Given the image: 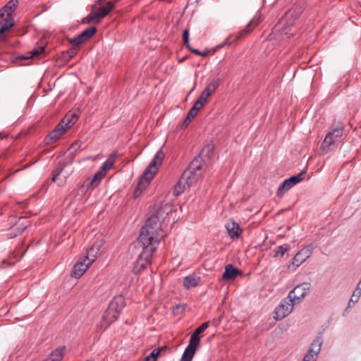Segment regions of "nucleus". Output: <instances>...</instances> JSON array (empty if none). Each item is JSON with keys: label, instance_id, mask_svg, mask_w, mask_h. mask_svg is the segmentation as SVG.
I'll use <instances>...</instances> for the list:
<instances>
[{"label": "nucleus", "instance_id": "f257e3e1", "mask_svg": "<svg viewBox=\"0 0 361 361\" xmlns=\"http://www.w3.org/2000/svg\"><path fill=\"white\" fill-rule=\"evenodd\" d=\"M164 236V231L161 228L158 215L154 214L147 219L145 226L142 228L137 239V244L154 245L155 247H157Z\"/></svg>", "mask_w": 361, "mask_h": 361}, {"label": "nucleus", "instance_id": "f03ea898", "mask_svg": "<svg viewBox=\"0 0 361 361\" xmlns=\"http://www.w3.org/2000/svg\"><path fill=\"white\" fill-rule=\"evenodd\" d=\"M303 286L308 288V283H303L295 287L293 290L289 292L288 296L283 298L276 306L274 311L275 319L281 320L288 316L292 312L295 303H298L305 296V292L301 293L300 295H295V291L303 288ZM304 289L305 288H304Z\"/></svg>", "mask_w": 361, "mask_h": 361}, {"label": "nucleus", "instance_id": "7ed1b4c3", "mask_svg": "<svg viewBox=\"0 0 361 361\" xmlns=\"http://www.w3.org/2000/svg\"><path fill=\"white\" fill-rule=\"evenodd\" d=\"M304 8L305 4L303 1H297L294 3L293 6L285 13L281 18V22L283 24L282 33L288 36V37L293 35L295 30L294 28L295 21L302 13Z\"/></svg>", "mask_w": 361, "mask_h": 361}, {"label": "nucleus", "instance_id": "20e7f679", "mask_svg": "<svg viewBox=\"0 0 361 361\" xmlns=\"http://www.w3.org/2000/svg\"><path fill=\"white\" fill-rule=\"evenodd\" d=\"M126 305L125 298L123 295H118L113 298L107 310L104 312L102 319V326L109 327L112 323L116 321L123 309Z\"/></svg>", "mask_w": 361, "mask_h": 361}, {"label": "nucleus", "instance_id": "39448f33", "mask_svg": "<svg viewBox=\"0 0 361 361\" xmlns=\"http://www.w3.org/2000/svg\"><path fill=\"white\" fill-rule=\"evenodd\" d=\"M343 132L344 125L343 123H334L331 126L321 145V149L324 153H328L337 147L338 144L342 142Z\"/></svg>", "mask_w": 361, "mask_h": 361}, {"label": "nucleus", "instance_id": "423d86ee", "mask_svg": "<svg viewBox=\"0 0 361 361\" xmlns=\"http://www.w3.org/2000/svg\"><path fill=\"white\" fill-rule=\"evenodd\" d=\"M18 4V0H11L1 8L0 18L2 21L0 22V39H4V34L14 25L12 15Z\"/></svg>", "mask_w": 361, "mask_h": 361}, {"label": "nucleus", "instance_id": "0eeeda50", "mask_svg": "<svg viewBox=\"0 0 361 361\" xmlns=\"http://www.w3.org/2000/svg\"><path fill=\"white\" fill-rule=\"evenodd\" d=\"M208 326L209 322H205L194 331L190 336L189 344L182 355L180 361H191L192 360L195 352L200 345V335L204 331Z\"/></svg>", "mask_w": 361, "mask_h": 361}, {"label": "nucleus", "instance_id": "6e6552de", "mask_svg": "<svg viewBox=\"0 0 361 361\" xmlns=\"http://www.w3.org/2000/svg\"><path fill=\"white\" fill-rule=\"evenodd\" d=\"M137 246L142 249V252H140L138 259L135 262L133 269V272L135 274H137L141 271L144 270L148 264H151L152 255L157 247H155L154 245H142V243L140 245L137 243Z\"/></svg>", "mask_w": 361, "mask_h": 361}, {"label": "nucleus", "instance_id": "1a4fd4ad", "mask_svg": "<svg viewBox=\"0 0 361 361\" xmlns=\"http://www.w3.org/2000/svg\"><path fill=\"white\" fill-rule=\"evenodd\" d=\"M114 7L115 3L113 1L106 2V0H98L97 4L92 6V9H98V11L94 12L92 11L87 17V23H99L100 20L106 16Z\"/></svg>", "mask_w": 361, "mask_h": 361}, {"label": "nucleus", "instance_id": "9d476101", "mask_svg": "<svg viewBox=\"0 0 361 361\" xmlns=\"http://www.w3.org/2000/svg\"><path fill=\"white\" fill-rule=\"evenodd\" d=\"M305 172H301L295 176H293L289 178L286 179L279 187L276 195L279 197H281L283 196L286 192L289 190L292 187H293L297 183L302 181L305 176Z\"/></svg>", "mask_w": 361, "mask_h": 361}, {"label": "nucleus", "instance_id": "9b49d317", "mask_svg": "<svg viewBox=\"0 0 361 361\" xmlns=\"http://www.w3.org/2000/svg\"><path fill=\"white\" fill-rule=\"evenodd\" d=\"M66 121V119H62L49 133L48 136L45 138L47 145H51L56 141L67 130L63 126V123Z\"/></svg>", "mask_w": 361, "mask_h": 361}, {"label": "nucleus", "instance_id": "f8f14e48", "mask_svg": "<svg viewBox=\"0 0 361 361\" xmlns=\"http://www.w3.org/2000/svg\"><path fill=\"white\" fill-rule=\"evenodd\" d=\"M314 250V247L312 244L306 245L302 250H300L293 257V264L298 267L300 264L305 262L307 258L310 257Z\"/></svg>", "mask_w": 361, "mask_h": 361}, {"label": "nucleus", "instance_id": "ddd939ff", "mask_svg": "<svg viewBox=\"0 0 361 361\" xmlns=\"http://www.w3.org/2000/svg\"><path fill=\"white\" fill-rule=\"evenodd\" d=\"M103 243L102 241L95 242L87 250L86 260L92 264L96 258L101 254Z\"/></svg>", "mask_w": 361, "mask_h": 361}, {"label": "nucleus", "instance_id": "4468645a", "mask_svg": "<svg viewBox=\"0 0 361 361\" xmlns=\"http://www.w3.org/2000/svg\"><path fill=\"white\" fill-rule=\"evenodd\" d=\"M226 230L231 239L238 238L243 230L240 228L239 224L234 221H228L226 225Z\"/></svg>", "mask_w": 361, "mask_h": 361}, {"label": "nucleus", "instance_id": "2eb2a0df", "mask_svg": "<svg viewBox=\"0 0 361 361\" xmlns=\"http://www.w3.org/2000/svg\"><path fill=\"white\" fill-rule=\"evenodd\" d=\"M214 149L215 147L212 142L207 143L200 151L199 157H200L203 161L212 159L214 154Z\"/></svg>", "mask_w": 361, "mask_h": 361}, {"label": "nucleus", "instance_id": "dca6fc26", "mask_svg": "<svg viewBox=\"0 0 361 361\" xmlns=\"http://www.w3.org/2000/svg\"><path fill=\"white\" fill-rule=\"evenodd\" d=\"M158 166L159 165L157 164L155 161L152 160L141 176H142L144 179L152 180L158 171Z\"/></svg>", "mask_w": 361, "mask_h": 361}, {"label": "nucleus", "instance_id": "f3484780", "mask_svg": "<svg viewBox=\"0 0 361 361\" xmlns=\"http://www.w3.org/2000/svg\"><path fill=\"white\" fill-rule=\"evenodd\" d=\"M85 261L86 259H84V262H78L73 266L71 273L72 276L78 279L83 275V274L90 265L89 264V262L85 264Z\"/></svg>", "mask_w": 361, "mask_h": 361}, {"label": "nucleus", "instance_id": "a211bd4d", "mask_svg": "<svg viewBox=\"0 0 361 361\" xmlns=\"http://www.w3.org/2000/svg\"><path fill=\"white\" fill-rule=\"evenodd\" d=\"M240 274V271L238 268H235L232 264H228L225 267L222 279L224 281L233 279Z\"/></svg>", "mask_w": 361, "mask_h": 361}, {"label": "nucleus", "instance_id": "6ab92c4d", "mask_svg": "<svg viewBox=\"0 0 361 361\" xmlns=\"http://www.w3.org/2000/svg\"><path fill=\"white\" fill-rule=\"evenodd\" d=\"M197 177L198 175H196L195 173H192L191 170H189L188 169L183 173L180 178L181 179V182H183V184H185V185H188V187H190V185L194 181L197 180Z\"/></svg>", "mask_w": 361, "mask_h": 361}, {"label": "nucleus", "instance_id": "aec40b11", "mask_svg": "<svg viewBox=\"0 0 361 361\" xmlns=\"http://www.w3.org/2000/svg\"><path fill=\"white\" fill-rule=\"evenodd\" d=\"M66 347L61 346L53 350L44 361H61L65 353Z\"/></svg>", "mask_w": 361, "mask_h": 361}, {"label": "nucleus", "instance_id": "412c9836", "mask_svg": "<svg viewBox=\"0 0 361 361\" xmlns=\"http://www.w3.org/2000/svg\"><path fill=\"white\" fill-rule=\"evenodd\" d=\"M201 278L194 275H189L183 279V286L186 289H190L198 286Z\"/></svg>", "mask_w": 361, "mask_h": 361}, {"label": "nucleus", "instance_id": "4be33fe9", "mask_svg": "<svg viewBox=\"0 0 361 361\" xmlns=\"http://www.w3.org/2000/svg\"><path fill=\"white\" fill-rule=\"evenodd\" d=\"M259 23V19H252L247 25L246 27H245L244 30H243L240 32H239L238 34V35H236L235 37V39H233L230 43H233V42L235 41H237L238 39H240L241 37H243V36H245L248 34H250L251 32V31L252 30V28H251L250 27L255 24V25H257Z\"/></svg>", "mask_w": 361, "mask_h": 361}, {"label": "nucleus", "instance_id": "5701e85b", "mask_svg": "<svg viewBox=\"0 0 361 361\" xmlns=\"http://www.w3.org/2000/svg\"><path fill=\"white\" fill-rule=\"evenodd\" d=\"M97 31L96 27H89L80 33L78 37L81 40L82 44L90 39Z\"/></svg>", "mask_w": 361, "mask_h": 361}, {"label": "nucleus", "instance_id": "b1692460", "mask_svg": "<svg viewBox=\"0 0 361 361\" xmlns=\"http://www.w3.org/2000/svg\"><path fill=\"white\" fill-rule=\"evenodd\" d=\"M118 157V153L116 151L109 154L106 160L102 165L100 171L106 172L107 169H109L114 164Z\"/></svg>", "mask_w": 361, "mask_h": 361}, {"label": "nucleus", "instance_id": "393cba45", "mask_svg": "<svg viewBox=\"0 0 361 361\" xmlns=\"http://www.w3.org/2000/svg\"><path fill=\"white\" fill-rule=\"evenodd\" d=\"M150 181L151 180L148 179H144L142 176L140 177V180L133 193L134 198H137L140 195L142 192L147 188Z\"/></svg>", "mask_w": 361, "mask_h": 361}, {"label": "nucleus", "instance_id": "a878e982", "mask_svg": "<svg viewBox=\"0 0 361 361\" xmlns=\"http://www.w3.org/2000/svg\"><path fill=\"white\" fill-rule=\"evenodd\" d=\"M150 181L151 180L148 179H144L142 176L140 177V180L133 193L134 198H137L140 195L142 192L147 188Z\"/></svg>", "mask_w": 361, "mask_h": 361}, {"label": "nucleus", "instance_id": "bb28decb", "mask_svg": "<svg viewBox=\"0 0 361 361\" xmlns=\"http://www.w3.org/2000/svg\"><path fill=\"white\" fill-rule=\"evenodd\" d=\"M219 85L220 80L219 78L214 79L210 83H209V85L202 92L209 97L212 93H214L216 91Z\"/></svg>", "mask_w": 361, "mask_h": 361}, {"label": "nucleus", "instance_id": "cd10ccee", "mask_svg": "<svg viewBox=\"0 0 361 361\" xmlns=\"http://www.w3.org/2000/svg\"><path fill=\"white\" fill-rule=\"evenodd\" d=\"M31 56L28 57H25L21 56L20 58L22 59H27L30 58H39L41 56L44 55L45 54V46H39L37 47H35L30 51Z\"/></svg>", "mask_w": 361, "mask_h": 361}, {"label": "nucleus", "instance_id": "c85d7f7f", "mask_svg": "<svg viewBox=\"0 0 361 361\" xmlns=\"http://www.w3.org/2000/svg\"><path fill=\"white\" fill-rule=\"evenodd\" d=\"M322 345V337L318 336L312 343L311 346L309 349V351L318 355L319 353L320 352Z\"/></svg>", "mask_w": 361, "mask_h": 361}, {"label": "nucleus", "instance_id": "c756f323", "mask_svg": "<svg viewBox=\"0 0 361 361\" xmlns=\"http://www.w3.org/2000/svg\"><path fill=\"white\" fill-rule=\"evenodd\" d=\"M63 119H66V121L63 123V126L66 130H68L77 121L78 116L75 114L71 115L67 114Z\"/></svg>", "mask_w": 361, "mask_h": 361}, {"label": "nucleus", "instance_id": "7c9ffc66", "mask_svg": "<svg viewBox=\"0 0 361 361\" xmlns=\"http://www.w3.org/2000/svg\"><path fill=\"white\" fill-rule=\"evenodd\" d=\"M187 188L189 187L188 185H185V184H183V182H181V179L180 178L173 188V193L175 196H178L181 193H183Z\"/></svg>", "mask_w": 361, "mask_h": 361}, {"label": "nucleus", "instance_id": "2f4dec72", "mask_svg": "<svg viewBox=\"0 0 361 361\" xmlns=\"http://www.w3.org/2000/svg\"><path fill=\"white\" fill-rule=\"evenodd\" d=\"M360 295L361 289H360L359 286H357V288L353 293L351 298L349 300L348 307H350L352 305H354L358 301Z\"/></svg>", "mask_w": 361, "mask_h": 361}, {"label": "nucleus", "instance_id": "473e14b6", "mask_svg": "<svg viewBox=\"0 0 361 361\" xmlns=\"http://www.w3.org/2000/svg\"><path fill=\"white\" fill-rule=\"evenodd\" d=\"M97 187L96 184L91 178H87L81 185L80 190L82 192H86L89 189H94Z\"/></svg>", "mask_w": 361, "mask_h": 361}, {"label": "nucleus", "instance_id": "72a5a7b5", "mask_svg": "<svg viewBox=\"0 0 361 361\" xmlns=\"http://www.w3.org/2000/svg\"><path fill=\"white\" fill-rule=\"evenodd\" d=\"M201 169L202 165L200 163H199L198 158L197 157L192 160L188 168L189 170H191L192 172L195 173L196 175H197V171H200Z\"/></svg>", "mask_w": 361, "mask_h": 361}, {"label": "nucleus", "instance_id": "f704fd0d", "mask_svg": "<svg viewBox=\"0 0 361 361\" xmlns=\"http://www.w3.org/2000/svg\"><path fill=\"white\" fill-rule=\"evenodd\" d=\"M65 167V165L63 164L59 163V166H57L53 171H52V181L56 182L58 176L61 173V172L63 171Z\"/></svg>", "mask_w": 361, "mask_h": 361}, {"label": "nucleus", "instance_id": "c9c22d12", "mask_svg": "<svg viewBox=\"0 0 361 361\" xmlns=\"http://www.w3.org/2000/svg\"><path fill=\"white\" fill-rule=\"evenodd\" d=\"M105 176L106 172L99 170L94 175L91 179L97 186L100 183L101 180L105 177Z\"/></svg>", "mask_w": 361, "mask_h": 361}, {"label": "nucleus", "instance_id": "e433bc0d", "mask_svg": "<svg viewBox=\"0 0 361 361\" xmlns=\"http://www.w3.org/2000/svg\"><path fill=\"white\" fill-rule=\"evenodd\" d=\"M166 347H161L156 349H154L150 354L148 355L152 361H156L157 357L161 354V353L164 350H166Z\"/></svg>", "mask_w": 361, "mask_h": 361}, {"label": "nucleus", "instance_id": "4c0bfd02", "mask_svg": "<svg viewBox=\"0 0 361 361\" xmlns=\"http://www.w3.org/2000/svg\"><path fill=\"white\" fill-rule=\"evenodd\" d=\"M183 44L185 46L187 49H190V44L189 42V30L185 29L183 32Z\"/></svg>", "mask_w": 361, "mask_h": 361}, {"label": "nucleus", "instance_id": "58836bf2", "mask_svg": "<svg viewBox=\"0 0 361 361\" xmlns=\"http://www.w3.org/2000/svg\"><path fill=\"white\" fill-rule=\"evenodd\" d=\"M164 157V152H162L161 149H159L157 152V153L152 160L155 161L157 162V164H158L160 166L162 163Z\"/></svg>", "mask_w": 361, "mask_h": 361}, {"label": "nucleus", "instance_id": "ea45409f", "mask_svg": "<svg viewBox=\"0 0 361 361\" xmlns=\"http://www.w3.org/2000/svg\"><path fill=\"white\" fill-rule=\"evenodd\" d=\"M288 250H289V247L287 245H280L277 247V250L276 251L275 256H278V255L283 256Z\"/></svg>", "mask_w": 361, "mask_h": 361}, {"label": "nucleus", "instance_id": "a19ab883", "mask_svg": "<svg viewBox=\"0 0 361 361\" xmlns=\"http://www.w3.org/2000/svg\"><path fill=\"white\" fill-rule=\"evenodd\" d=\"M80 147V142L79 141H75L71 145L69 149L73 150V152H71L70 153V155H71L73 157L75 156L74 153Z\"/></svg>", "mask_w": 361, "mask_h": 361}, {"label": "nucleus", "instance_id": "79ce46f5", "mask_svg": "<svg viewBox=\"0 0 361 361\" xmlns=\"http://www.w3.org/2000/svg\"><path fill=\"white\" fill-rule=\"evenodd\" d=\"M184 310V305L178 304L173 307V314H180L183 312Z\"/></svg>", "mask_w": 361, "mask_h": 361}, {"label": "nucleus", "instance_id": "37998d69", "mask_svg": "<svg viewBox=\"0 0 361 361\" xmlns=\"http://www.w3.org/2000/svg\"><path fill=\"white\" fill-rule=\"evenodd\" d=\"M317 354H314L308 350L307 353L305 355L303 361H315Z\"/></svg>", "mask_w": 361, "mask_h": 361}, {"label": "nucleus", "instance_id": "c03bdc74", "mask_svg": "<svg viewBox=\"0 0 361 361\" xmlns=\"http://www.w3.org/2000/svg\"><path fill=\"white\" fill-rule=\"evenodd\" d=\"M69 42L75 47H79L82 44L81 40L78 39V35L68 39Z\"/></svg>", "mask_w": 361, "mask_h": 361}, {"label": "nucleus", "instance_id": "a18cd8bd", "mask_svg": "<svg viewBox=\"0 0 361 361\" xmlns=\"http://www.w3.org/2000/svg\"><path fill=\"white\" fill-rule=\"evenodd\" d=\"M209 97L206 94H204V93H201L200 94V97H199V99L197 100V102H200V105L201 106H204V104L207 102V99Z\"/></svg>", "mask_w": 361, "mask_h": 361}, {"label": "nucleus", "instance_id": "49530a36", "mask_svg": "<svg viewBox=\"0 0 361 361\" xmlns=\"http://www.w3.org/2000/svg\"><path fill=\"white\" fill-rule=\"evenodd\" d=\"M78 52V50L76 48H71L70 49L67 54H68V60H71L72 58H73Z\"/></svg>", "mask_w": 361, "mask_h": 361}, {"label": "nucleus", "instance_id": "de8ad7c7", "mask_svg": "<svg viewBox=\"0 0 361 361\" xmlns=\"http://www.w3.org/2000/svg\"><path fill=\"white\" fill-rule=\"evenodd\" d=\"M303 288H305V289L301 288L299 290L295 291V295H300V294L304 293V292H305V295H306L307 294V290H309V288H310V283H308V288L307 286H303Z\"/></svg>", "mask_w": 361, "mask_h": 361}, {"label": "nucleus", "instance_id": "09e8293b", "mask_svg": "<svg viewBox=\"0 0 361 361\" xmlns=\"http://www.w3.org/2000/svg\"><path fill=\"white\" fill-rule=\"evenodd\" d=\"M204 106H201L200 105V102H195V103L194 104V105L192 106V108L195 109V110L196 111H200V109L203 107Z\"/></svg>", "mask_w": 361, "mask_h": 361}, {"label": "nucleus", "instance_id": "8fccbe9b", "mask_svg": "<svg viewBox=\"0 0 361 361\" xmlns=\"http://www.w3.org/2000/svg\"><path fill=\"white\" fill-rule=\"evenodd\" d=\"M190 122H191L190 121L187 120V118H185L180 126V128L183 130L185 129L188 126V125L190 124Z\"/></svg>", "mask_w": 361, "mask_h": 361}, {"label": "nucleus", "instance_id": "3c124183", "mask_svg": "<svg viewBox=\"0 0 361 361\" xmlns=\"http://www.w3.org/2000/svg\"><path fill=\"white\" fill-rule=\"evenodd\" d=\"M188 49L190 50L192 53H193L197 56H199L200 54V51L197 49H194L190 47V49Z\"/></svg>", "mask_w": 361, "mask_h": 361}, {"label": "nucleus", "instance_id": "603ef678", "mask_svg": "<svg viewBox=\"0 0 361 361\" xmlns=\"http://www.w3.org/2000/svg\"><path fill=\"white\" fill-rule=\"evenodd\" d=\"M209 53V51L208 49H206L203 51H200V54L199 56H207Z\"/></svg>", "mask_w": 361, "mask_h": 361}, {"label": "nucleus", "instance_id": "864d4df0", "mask_svg": "<svg viewBox=\"0 0 361 361\" xmlns=\"http://www.w3.org/2000/svg\"><path fill=\"white\" fill-rule=\"evenodd\" d=\"M195 117V116H193L192 114H190V113L188 112V114H187V116H186L185 118H187V120L192 121V120Z\"/></svg>", "mask_w": 361, "mask_h": 361}, {"label": "nucleus", "instance_id": "5fc2aeb1", "mask_svg": "<svg viewBox=\"0 0 361 361\" xmlns=\"http://www.w3.org/2000/svg\"><path fill=\"white\" fill-rule=\"evenodd\" d=\"M188 112H189L190 114H192L193 116H197V114H198V111H196L195 110V109H193V108H191V109L189 110V111H188Z\"/></svg>", "mask_w": 361, "mask_h": 361}, {"label": "nucleus", "instance_id": "6e6d98bb", "mask_svg": "<svg viewBox=\"0 0 361 361\" xmlns=\"http://www.w3.org/2000/svg\"><path fill=\"white\" fill-rule=\"evenodd\" d=\"M143 361H152L149 356H147Z\"/></svg>", "mask_w": 361, "mask_h": 361}]
</instances>
